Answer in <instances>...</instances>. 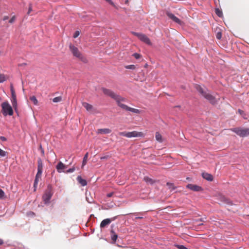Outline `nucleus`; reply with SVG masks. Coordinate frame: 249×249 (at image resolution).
Returning a JSON list of instances; mask_svg holds the SVG:
<instances>
[{
    "instance_id": "f257e3e1",
    "label": "nucleus",
    "mask_w": 249,
    "mask_h": 249,
    "mask_svg": "<svg viewBox=\"0 0 249 249\" xmlns=\"http://www.w3.org/2000/svg\"><path fill=\"white\" fill-rule=\"evenodd\" d=\"M102 90L103 92L105 95L108 96L111 98L115 100L116 102L117 105L122 109L136 114H140L141 113V111L139 109L130 107L127 106V105L123 104L122 102L125 101V98L120 96L119 95L116 94L114 92H113L110 89L103 88L102 89Z\"/></svg>"
},
{
    "instance_id": "f03ea898",
    "label": "nucleus",
    "mask_w": 249,
    "mask_h": 249,
    "mask_svg": "<svg viewBox=\"0 0 249 249\" xmlns=\"http://www.w3.org/2000/svg\"><path fill=\"white\" fill-rule=\"evenodd\" d=\"M196 89L199 93L205 99L208 100L210 103L214 105L217 103V101L215 98L211 95L207 89H203L200 85H196L195 86Z\"/></svg>"
},
{
    "instance_id": "7ed1b4c3",
    "label": "nucleus",
    "mask_w": 249,
    "mask_h": 249,
    "mask_svg": "<svg viewBox=\"0 0 249 249\" xmlns=\"http://www.w3.org/2000/svg\"><path fill=\"white\" fill-rule=\"evenodd\" d=\"M69 48L71 52L74 56L78 58L84 63H88V60L87 58L82 55L76 47L71 44L69 46Z\"/></svg>"
},
{
    "instance_id": "20e7f679",
    "label": "nucleus",
    "mask_w": 249,
    "mask_h": 249,
    "mask_svg": "<svg viewBox=\"0 0 249 249\" xmlns=\"http://www.w3.org/2000/svg\"><path fill=\"white\" fill-rule=\"evenodd\" d=\"M119 135L128 138L133 137H143L144 136V134L143 132H138L137 131H133L131 132H121L119 133Z\"/></svg>"
},
{
    "instance_id": "39448f33",
    "label": "nucleus",
    "mask_w": 249,
    "mask_h": 249,
    "mask_svg": "<svg viewBox=\"0 0 249 249\" xmlns=\"http://www.w3.org/2000/svg\"><path fill=\"white\" fill-rule=\"evenodd\" d=\"M1 111L3 116H12L13 115V110L12 107L8 102H4L1 104Z\"/></svg>"
},
{
    "instance_id": "423d86ee",
    "label": "nucleus",
    "mask_w": 249,
    "mask_h": 249,
    "mask_svg": "<svg viewBox=\"0 0 249 249\" xmlns=\"http://www.w3.org/2000/svg\"><path fill=\"white\" fill-rule=\"evenodd\" d=\"M231 130L241 137L249 136V128L236 127L231 129Z\"/></svg>"
},
{
    "instance_id": "0eeeda50",
    "label": "nucleus",
    "mask_w": 249,
    "mask_h": 249,
    "mask_svg": "<svg viewBox=\"0 0 249 249\" xmlns=\"http://www.w3.org/2000/svg\"><path fill=\"white\" fill-rule=\"evenodd\" d=\"M131 33L137 36L138 38L142 42L145 43L147 45H151L152 43L149 38L146 35L142 33H139L135 32H131Z\"/></svg>"
},
{
    "instance_id": "6e6552de",
    "label": "nucleus",
    "mask_w": 249,
    "mask_h": 249,
    "mask_svg": "<svg viewBox=\"0 0 249 249\" xmlns=\"http://www.w3.org/2000/svg\"><path fill=\"white\" fill-rule=\"evenodd\" d=\"M52 187L48 185L47 190L42 196L43 201L45 204L48 203L53 196Z\"/></svg>"
},
{
    "instance_id": "1a4fd4ad",
    "label": "nucleus",
    "mask_w": 249,
    "mask_h": 249,
    "mask_svg": "<svg viewBox=\"0 0 249 249\" xmlns=\"http://www.w3.org/2000/svg\"><path fill=\"white\" fill-rule=\"evenodd\" d=\"M166 15L168 17V18L170 19H172L175 22H176L179 25H181L182 24V23H183L182 21H181L178 18L176 17L172 13H171L169 12H167L166 13Z\"/></svg>"
},
{
    "instance_id": "9d476101",
    "label": "nucleus",
    "mask_w": 249,
    "mask_h": 249,
    "mask_svg": "<svg viewBox=\"0 0 249 249\" xmlns=\"http://www.w3.org/2000/svg\"><path fill=\"white\" fill-rule=\"evenodd\" d=\"M186 188L189 189L191 190L196 191V192H199L203 190V189L201 187L198 186L195 184H188L186 186Z\"/></svg>"
},
{
    "instance_id": "9b49d317",
    "label": "nucleus",
    "mask_w": 249,
    "mask_h": 249,
    "mask_svg": "<svg viewBox=\"0 0 249 249\" xmlns=\"http://www.w3.org/2000/svg\"><path fill=\"white\" fill-rule=\"evenodd\" d=\"M66 168H67V166L65 165L61 161L59 162L56 166V169L57 170V171L58 173L62 172L63 171V170L64 169H65Z\"/></svg>"
},
{
    "instance_id": "f8f14e48",
    "label": "nucleus",
    "mask_w": 249,
    "mask_h": 249,
    "mask_svg": "<svg viewBox=\"0 0 249 249\" xmlns=\"http://www.w3.org/2000/svg\"><path fill=\"white\" fill-rule=\"evenodd\" d=\"M82 106L86 109V110L89 111V112H93V111H94V108H93V107L87 103V102H83L82 103Z\"/></svg>"
},
{
    "instance_id": "ddd939ff",
    "label": "nucleus",
    "mask_w": 249,
    "mask_h": 249,
    "mask_svg": "<svg viewBox=\"0 0 249 249\" xmlns=\"http://www.w3.org/2000/svg\"><path fill=\"white\" fill-rule=\"evenodd\" d=\"M218 198L221 203H224L229 205L231 204V201L223 196H218Z\"/></svg>"
},
{
    "instance_id": "4468645a",
    "label": "nucleus",
    "mask_w": 249,
    "mask_h": 249,
    "mask_svg": "<svg viewBox=\"0 0 249 249\" xmlns=\"http://www.w3.org/2000/svg\"><path fill=\"white\" fill-rule=\"evenodd\" d=\"M111 130L109 128H101L98 129L97 131L98 134H109L111 133Z\"/></svg>"
},
{
    "instance_id": "2eb2a0df",
    "label": "nucleus",
    "mask_w": 249,
    "mask_h": 249,
    "mask_svg": "<svg viewBox=\"0 0 249 249\" xmlns=\"http://www.w3.org/2000/svg\"><path fill=\"white\" fill-rule=\"evenodd\" d=\"M111 220L109 218H107L103 220L100 224L101 228H103L105 227L107 225L111 223Z\"/></svg>"
},
{
    "instance_id": "dca6fc26",
    "label": "nucleus",
    "mask_w": 249,
    "mask_h": 249,
    "mask_svg": "<svg viewBox=\"0 0 249 249\" xmlns=\"http://www.w3.org/2000/svg\"><path fill=\"white\" fill-rule=\"evenodd\" d=\"M202 177L208 181H212L213 180V177L211 174L207 173H203L202 174Z\"/></svg>"
},
{
    "instance_id": "f3484780",
    "label": "nucleus",
    "mask_w": 249,
    "mask_h": 249,
    "mask_svg": "<svg viewBox=\"0 0 249 249\" xmlns=\"http://www.w3.org/2000/svg\"><path fill=\"white\" fill-rule=\"evenodd\" d=\"M77 180L83 186H86L87 184V181L85 179H83L80 176L77 177Z\"/></svg>"
},
{
    "instance_id": "a211bd4d",
    "label": "nucleus",
    "mask_w": 249,
    "mask_h": 249,
    "mask_svg": "<svg viewBox=\"0 0 249 249\" xmlns=\"http://www.w3.org/2000/svg\"><path fill=\"white\" fill-rule=\"evenodd\" d=\"M43 169V163L41 159H38L37 160V171H42Z\"/></svg>"
},
{
    "instance_id": "6ab92c4d",
    "label": "nucleus",
    "mask_w": 249,
    "mask_h": 249,
    "mask_svg": "<svg viewBox=\"0 0 249 249\" xmlns=\"http://www.w3.org/2000/svg\"><path fill=\"white\" fill-rule=\"evenodd\" d=\"M155 138L157 141L160 142H163V139L161 135L158 132L156 133Z\"/></svg>"
},
{
    "instance_id": "aec40b11",
    "label": "nucleus",
    "mask_w": 249,
    "mask_h": 249,
    "mask_svg": "<svg viewBox=\"0 0 249 249\" xmlns=\"http://www.w3.org/2000/svg\"><path fill=\"white\" fill-rule=\"evenodd\" d=\"M11 102L13 105V107L15 110H17L18 107V104L17 101V98H12L11 99Z\"/></svg>"
},
{
    "instance_id": "412c9836",
    "label": "nucleus",
    "mask_w": 249,
    "mask_h": 249,
    "mask_svg": "<svg viewBox=\"0 0 249 249\" xmlns=\"http://www.w3.org/2000/svg\"><path fill=\"white\" fill-rule=\"evenodd\" d=\"M10 91L11 93L12 98L16 97V94L14 89V87L12 84L10 85Z\"/></svg>"
},
{
    "instance_id": "4be33fe9",
    "label": "nucleus",
    "mask_w": 249,
    "mask_h": 249,
    "mask_svg": "<svg viewBox=\"0 0 249 249\" xmlns=\"http://www.w3.org/2000/svg\"><path fill=\"white\" fill-rule=\"evenodd\" d=\"M7 77L3 74H0V83H2L6 81Z\"/></svg>"
},
{
    "instance_id": "5701e85b",
    "label": "nucleus",
    "mask_w": 249,
    "mask_h": 249,
    "mask_svg": "<svg viewBox=\"0 0 249 249\" xmlns=\"http://www.w3.org/2000/svg\"><path fill=\"white\" fill-rule=\"evenodd\" d=\"M143 180L147 183H149V184H152L153 183V180L147 177H145L144 178H143Z\"/></svg>"
},
{
    "instance_id": "b1692460",
    "label": "nucleus",
    "mask_w": 249,
    "mask_h": 249,
    "mask_svg": "<svg viewBox=\"0 0 249 249\" xmlns=\"http://www.w3.org/2000/svg\"><path fill=\"white\" fill-rule=\"evenodd\" d=\"M88 156H89L88 153H87L85 155L84 158H83V163H82L83 166H84L85 165H86V164L87 163Z\"/></svg>"
},
{
    "instance_id": "393cba45",
    "label": "nucleus",
    "mask_w": 249,
    "mask_h": 249,
    "mask_svg": "<svg viewBox=\"0 0 249 249\" xmlns=\"http://www.w3.org/2000/svg\"><path fill=\"white\" fill-rule=\"evenodd\" d=\"M62 101V98L61 96L56 97L54 98L53 99V101L54 103H58V102H61Z\"/></svg>"
},
{
    "instance_id": "a878e982",
    "label": "nucleus",
    "mask_w": 249,
    "mask_h": 249,
    "mask_svg": "<svg viewBox=\"0 0 249 249\" xmlns=\"http://www.w3.org/2000/svg\"><path fill=\"white\" fill-rule=\"evenodd\" d=\"M30 99L34 103L35 105H37L38 104V101L35 96L30 97Z\"/></svg>"
},
{
    "instance_id": "bb28decb",
    "label": "nucleus",
    "mask_w": 249,
    "mask_h": 249,
    "mask_svg": "<svg viewBox=\"0 0 249 249\" xmlns=\"http://www.w3.org/2000/svg\"><path fill=\"white\" fill-rule=\"evenodd\" d=\"M40 179V178H37V177H36V178H35V181H34V187L35 188V191L36 190V188L37 187L38 183V182H39Z\"/></svg>"
},
{
    "instance_id": "cd10ccee",
    "label": "nucleus",
    "mask_w": 249,
    "mask_h": 249,
    "mask_svg": "<svg viewBox=\"0 0 249 249\" xmlns=\"http://www.w3.org/2000/svg\"><path fill=\"white\" fill-rule=\"evenodd\" d=\"M166 184L169 188L171 189L172 190H174L176 188V187H175L172 183L167 182Z\"/></svg>"
},
{
    "instance_id": "c85d7f7f",
    "label": "nucleus",
    "mask_w": 249,
    "mask_h": 249,
    "mask_svg": "<svg viewBox=\"0 0 249 249\" xmlns=\"http://www.w3.org/2000/svg\"><path fill=\"white\" fill-rule=\"evenodd\" d=\"M215 12L216 14L219 17H221L223 16L222 12L218 8H216Z\"/></svg>"
},
{
    "instance_id": "c756f323",
    "label": "nucleus",
    "mask_w": 249,
    "mask_h": 249,
    "mask_svg": "<svg viewBox=\"0 0 249 249\" xmlns=\"http://www.w3.org/2000/svg\"><path fill=\"white\" fill-rule=\"evenodd\" d=\"M111 233L113 234L111 237V239L113 241L115 242L116 241L118 236L113 231H111Z\"/></svg>"
},
{
    "instance_id": "7c9ffc66",
    "label": "nucleus",
    "mask_w": 249,
    "mask_h": 249,
    "mask_svg": "<svg viewBox=\"0 0 249 249\" xmlns=\"http://www.w3.org/2000/svg\"><path fill=\"white\" fill-rule=\"evenodd\" d=\"M7 152L0 148V156L3 157L7 155Z\"/></svg>"
},
{
    "instance_id": "2f4dec72",
    "label": "nucleus",
    "mask_w": 249,
    "mask_h": 249,
    "mask_svg": "<svg viewBox=\"0 0 249 249\" xmlns=\"http://www.w3.org/2000/svg\"><path fill=\"white\" fill-rule=\"evenodd\" d=\"M133 56L137 59H140L142 57V55L138 53H133Z\"/></svg>"
},
{
    "instance_id": "473e14b6",
    "label": "nucleus",
    "mask_w": 249,
    "mask_h": 249,
    "mask_svg": "<svg viewBox=\"0 0 249 249\" xmlns=\"http://www.w3.org/2000/svg\"><path fill=\"white\" fill-rule=\"evenodd\" d=\"M125 68L126 69H135L136 68V67L134 65H127V66H126L125 67Z\"/></svg>"
},
{
    "instance_id": "72a5a7b5",
    "label": "nucleus",
    "mask_w": 249,
    "mask_h": 249,
    "mask_svg": "<svg viewBox=\"0 0 249 249\" xmlns=\"http://www.w3.org/2000/svg\"><path fill=\"white\" fill-rule=\"evenodd\" d=\"M42 173V171H37V174H36V177H37V178H41Z\"/></svg>"
},
{
    "instance_id": "f704fd0d",
    "label": "nucleus",
    "mask_w": 249,
    "mask_h": 249,
    "mask_svg": "<svg viewBox=\"0 0 249 249\" xmlns=\"http://www.w3.org/2000/svg\"><path fill=\"white\" fill-rule=\"evenodd\" d=\"M80 35V32L79 31H76L74 35H73V37L74 38H76L77 37H78L79 36V35Z\"/></svg>"
},
{
    "instance_id": "c9c22d12",
    "label": "nucleus",
    "mask_w": 249,
    "mask_h": 249,
    "mask_svg": "<svg viewBox=\"0 0 249 249\" xmlns=\"http://www.w3.org/2000/svg\"><path fill=\"white\" fill-rule=\"evenodd\" d=\"M216 37L217 39H220L222 37V34L220 32H218L216 35Z\"/></svg>"
},
{
    "instance_id": "e433bc0d",
    "label": "nucleus",
    "mask_w": 249,
    "mask_h": 249,
    "mask_svg": "<svg viewBox=\"0 0 249 249\" xmlns=\"http://www.w3.org/2000/svg\"><path fill=\"white\" fill-rule=\"evenodd\" d=\"M15 19H16V17L15 16H13L11 19L9 20V22L10 23H13L15 21Z\"/></svg>"
},
{
    "instance_id": "4c0bfd02",
    "label": "nucleus",
    "mask_w": 249,
    "mask_h": 249,
    "mask_svg": "<svg viewBox=\"0 0 249 249\" xmlns=\"http://www.w3.org/2000/svg\"><path fill=\"white\" fill-rule=\"evenodd\" d=\"M75 170V168H70L69 169V170H68L67 171H66V173H72L73 172H74V171Z\"/></svg>"
},
{
    "instance_id": "58836bf2",
    "label": "nucleus",
    "mask_w": 249,
    "mask_h": 249,
    "mask_svg": "<svg viewBox=\"0 0 249 249\" xmlns=\"http://www.w3.org/2000/svg\"><path fill=\"white\" fill-rule=\"evenodd\" d=\"M4 192L1 189H0V198H2L3 196H4Z\"/></svg>"
},
{
    "instance_id": "ea45409f",
    "label": "nucleus",
    "mask_w": 249,
    "mask_h": 249,
    "mask_svg": "<svg viewBox=\"0 0 249 249\" xmlns=\"http://www.w3.org/2000/svg\"><path fill=\"white\" fill-rule=\"evenodd\" d=\"M177 247L179 249H188L187 248H186L185 246L183 245H177Z\"/></svg>"
},
{
    "instance_id": "a19ab883",
    "label": "nucleus",
    "mask_w": 249,
    "mask_h": 249,
    "mask_svg": "<svg viewBox=\"0 0 249 249\" xmlns=\"http://www.w3.org/2000/svg\"><path fill=\"white\" fill-rule=\"evenodd\" d=\"M32 11V5L31 4H30L28 11V14H30V12Z\"/></svg>"
},
{
    "instance_id": "79ce46f5",
    "label": "nucleus",
    "mask_w": 249,
    "mask_h": 249,
    "mask_svg": "<svg viewBox=\"0 0 249 249\" xmlns=\"http://www.w3.org/2000/svg\"><path fill=\"white\" fill-rule=\"evenodd\" d=\"M109 158V156L108 155H107V156H105L101 157L100 158V159L101 160H105V159H107Z\"/></svg>"
},
{
    "instance_id": "37998d69",
    "label": "nucleus",
    "mask_w": 249,
    "mask_h": 249,
    "mask_svg": "<svg viewBox=\"0 0 249 249\" xmlns=\"http://www.w3.org/2000/svg\"><path fill=\"white\" fill-rule=\"evenodd\" d=\"M0 140H1L2 141H6L7 140V139L5 137H3V136H0Z\"/></svg>"
},
{
    "instance_id": "c03bdc74",
    "label": "nucleus",
    "mask_w": 249,
    "mask_h": 249,
    "mask_svg": "<svg viewBox=\"0 0 249 249\" xmlns=\"http://www.w3.org/2000/svg\"><path fill=\"white\" fill-rule=\"evenodd\" d=\"M107 1H108L112 5H114V3L111 0H107Z\"/></svg>"
},
{
    "instance_id": "a18cd8bd",
    "label": "nucleus",
    "mask_w": 249,
    "mask_h": 249,
    "mask_svg": "<svg viewBox=\"0 0 249 249\" xmlns=\"http://www.w3.org/2000/svg\"><path fill=\"white\" fill-rule=\"evenodd\" d=\"M238 112L241 115H242L244 113V111L241 109H238Z\"/></svg>"
},
{
    "instance_id": "49530a36",
    "label": "nucleus",
    "mask_w": 249,
    "mask_h": 249,
    "mask_svg": "<svg viewBox=\"0 0 249 249\" xmlns=\"http://www.w3.org/2000/svg\"><path fill=\"white\" fill-rule=\"evenodd\" d=\"M113 195V193H109L107 195V196L108 197H111Z\"/></svg>"
},
{
    "instance_id": "de8ad7c7",
    "label": "nucleus",
    "mask_w": 249,
    "mask_h": 249,
    "mask_svg": "<svg viewBox=\"0 0 249 249\" xmlns=\"http://www.w3.org/2000/svg\"><path fill=\"white\" fill-rule=\"evenodd\" d=\"M39 148L41 150V152H42V154H44V150L43 149L42 146L41 145H40Z\"/></svg>"
},
{
    "instance_id": "09e8293b",
    "label": "nucleus",
    "mask_w": 249,
    "mask_h": 249,
    "mask_svg": "<svg viewBox=\"0 0 249 249\" xmlns=\"http://www.w3.org/2000/svg\"><path fill=\"white\" fill-rule=\"evenodd\" d=\"M4 243L2 239L0 238V246L2 245Z\"/></svg>"
},
{
    "instance_id": "8fccbe9b",
    "label": "nucleus",
    "mask_w": 249,
    "mask_h": 249,
    "mask_svg": "<svg viewBox=\"0 0 249 249\" xmlns=\"http://www.w3.org/2000/svg\"><path fill=\"white\" fill-rule=\"evenodd\" d=\"M197 221H198V222H199V221H202V218H200L198 220H197Z\"/></svg>"
},
{
    "instance_id": "3c124183",
    "label": "nucleus",
    "mask_w": 249,
    "mask_h": 249,
    "mask_svg": "<svg viewBox=\"0 0 249 249\" xmlns=\"http://www.w3.org/2000/svg\"><path fill=\"white\" fill-rule=\"evenodd\" d=\"M198 225H203V224H202V223H199V224H198Z\"/></svg>"
},
{
    "instance_id": "603ef678",
    "label": "nucleus",
    "mask_w": 249,
    "mask_h": 249,
    "mask_svg": "<svg viewBox=\"0 0 249 249\" xmlns=\"http://www.w3.org/2000/svg\"><path fill=\"white\" fill-rule=\"evenodd\" d=\"M1 101V97H0V102Z\"/></svg>"
}]
</instances>
